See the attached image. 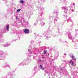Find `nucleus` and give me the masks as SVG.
I'll list each match as a JSON object with an SVG mask.
<instances>
[{"label":"nucleus","mask_w":78,"mask_h":78,"mask_svg":"<svg viewBox=\"0 0 78 78\" xmlns=\"http://www.w3.org/2000/svg\"><path fill=\"white\" fill-rule=\"evenodd\" d=\"M72 69H71V71L72 72Z\"/></svg>","instance_id":"13d9d810"},{"label":"nucleus","mask_w":78,"mask_h":78,"mask_svg":"<svg viewBox=\"0 0 78 78\" xmlns=\"http://www.w3.org/2000/svg\"><path fill=\"white\" fill-rule=\"evenodd\" d=\"M52 35H53V37H57V36H58V35L55 34H53Z\"/></svg>","instance_id":"bb28decb"},{"label":"nucleus","mask_w":78,"mask_h":78,"mask_svg":"<svg viewBox=\"0 0 78 78\" xmlns=\"http://www.w3.org/2000/svg\"><path fill=\"white\" fill-rule=\"evenodd\" d=\"M4 53L2 51H0V56L4 55Z\"/></svg>","instance_id":"393cba45"},{"label":"nucleus","mask_w":78,"mask_h":78,"mask_svg":"<svg viewBox=\"0 0 78 78\" xmlns=\"http://www.w3.org/2000/svg\"><path fill=\"white\" fill-rule=\"evenodd\" d=\"M59 72L61 73H64L65 75H67V73H69L67 69L63 67H60L59 69Z\"/></svg>","instance_id":"7ed1b4c3"},{"label":"nucleus","mask_w":78,"mask_h":78,"mask_svg":"<svg viewBox=\"0 0 78 78\" xmlns=\"http://www.w3.org/2000/svg\"><path fill=\"white\" fill-rule=\"evenodd\" d=\"M46 39H48V36L46 37Z\"/></svg>","instance_id":"c03bdc74"},{"label":"nucleus","mask_w":78,"mask_h":78,"mask_svg":"<svg viewBox=\"0 0 78 78\" xmlns=\"http://www.w3.org/2000/svg\"><path fill=\"white\" fill-rule=\"evenodd\" d=\"M49 61L50 62H51V63H52L53 62V60L51 58H49Z\"/></svg>","instance_id":"5701e85b"},{"label":"nucleus","mask_w":78,"mask_h":78,"mask_svg":"<svg viewBox=\"0 0 78 78\" xmlns=\"http://www.w3.org/2000/svg\"><path fill=\"white\" fill-rule=\"evenodd\" d=\"M40 24L41 26H44V25H45V23L43 22L42 21H40Z\"/></svg>","instance_id":"f3484780"},{"label":"nucleus","mask_w":78,"mask_h":78,"mask_svg":"<svg viewBox=\"0 0 78 78\" xmlns=\"http://www.w3.org/2000/svg\"><path fill=\"white\" fill-rule=\"evenodd\" d=\"M71 11L72 12H73L74 11V10L73 9H72Z\"/></svg>","instance_id":"49530a36"},{"label":"nucleus","mask_w":78,"mask_h":78,"mask_svg":"<svg viewBox=\"0 0 78 78\" xmlns=\"http://www.w3.org/2000/svg\"><path fill=\"white\" fill-rule=\"evenodd\" d=\"M54 13H58V10L57 9H55Z\"/></svg>","instance_id":"b1692460"},{"label":"nucleus","mask_w":78,"mask_h":78,"mask_svg":"<svg viewBox=\"0 0 78 78\" xmlns=\"http://www.w3.org/2000/svg\"><path fill=\"white\" fill-rule=\"evenodd\" d=\"M63 16H64V18L65 19H67V16H66V15H63Z\"/></svg>","instance_id":"72a5a7b5"},{"label":"nucleus","mask_w":78,"mask_h":78,"mask_svg":"<svg viewBox=\"0 0 78 78\" xmlns=\"http://www.w3.org/2000/svg\"><path fill=\"white\" fill-rule=\"evenodd\" d=\"M11 44H9V43H6L4 45V47H8V46H9Z\"/></svg>","instance_id":"a211bd4d"},{"label":"nucleus","mask_w":78,"mask_h":78,"mask_svg":"<svg viewBox=\"0 0 78 78\" xmlns=\"http://www.w3.org/2000/svg\"><path fill=\"white\" fill-rule=\"evenodd\" d=\"M66 54L64 53V55H65V56H66Z\"/></svg>","instance_id":"3c124183"},{"label":"nucleus","mask_w":78,"mask_h":78,"mask_svg":"<svg viewBox=\"0 0 78 78\" xmlns=\"http://www.w3.org/2000/svg\"><path fill=\"white\" fill-rule=\"evenodd\" d=\"M34 34H35V36L34 37H37V34H35V33H34Z\"/></svg>","instance_id":"58836bf2"},{"label":"nucleus","mask_w":78,"mask_h":78,"mask_svg":"<svg viewBox=\"0 0 78 78\" xmlns=\"http://www.w3.org/2000/svg\"><path fill=\"white\" fill-rule=\"evenodd\" d=\"M44 75H45V74Z\"/></svg>","instance_id":"e2e57ef3"},{"label":"nucleus","mask_w":78,"mask_h":78,"mask_svg":"<svg viewBox=\"0 0 78 78\" xmlns=\"http://www.w3.org/2000/svg\"><path fill=\"white\" fill-rule=\"evenodd\" d=\"M71 8H73V7H75V3H73L71 4Z\"/></svg>","instance_id":"a878e982"},{"label":"nucleus","mask_w":78,"mask_h":78,"mask_svg":"<svg viewBox=\"0 0 78 78\" xmlns=\"http://www.w3.org/2000/svg\"><path fill=\"white\" fill-rule=\"evenodd\" d=\"M36 48H34L33 51H31V50L30 49H28V51L29 52V53H28L27 54V55L29 56H31L32 55V52H33V53H34L35 52H36Z\"/></svg>","instance_id":"39448f33"},{"label":"nucleus","mask_w":78,"mask_h":78,"mask_svg":"<svg viewBox=\"0 0 78 78\" xmlns=\"http://www.w3.org/2000/svg\"><path fill=\"white\" fill-rule=\"evenodd\" d=\"M42 58H43V59H44L45 57H44V56L43 55L42 56Z\"/></svg>","instance_id":"37998d69"},{"label":"nucleus","mask_w":78,"mask_h":78,"mask_svg":"<svg viewBox=\"0 0 78 78\" xmlns=\"http://www.w3.org/2000/svg\"><path fill=\"white\" fill-rule=\"evenodd\" d=\"M66 75L67 78H69L70 77V75H69V73H67Z\"/></svg>","instance_id":"c756f323"},{"label":"nucleus","mask_w":78,"mask_h":78,"mask_svg":"<svg viewBox=\"0 0 78 78\" xmlns=\"http://www.w3.org/2000/svg\"><path fill=\"white\" fill-rule=\"evenodd\" d=\"M56 15H57V16L55 17V18L54 20V23H56L57 22V19L58 18V15H57V14H56Z\"/></svg>","instance_id":"f8f14e48"},{"label":"nucleus","mask_w":78,"mask_h":78,"mask_svg":"<svg viewBox=\"0 0 78 78\" xmlns=\"http://www.w3.org/2000/svg\"><path fill=\"white\" fill-rule=\"evenodd\" d=\"M23 31L25 34H28L30 33V30L28 29H24Z\"/></svg>","instance_id":"6e6552de"},{"label":"nucleus","mask_w":78,"mask_h":78,"mask_svg":"<svg viewBox=\"0 0 78 78\" xmlns=\"http://www.w3.org/2000/svg\"><path fill=\"white\" fill-rule=\"evenodd\" d=\"M60 34H61V33H60Z\"/></svg>","instance_id":"774afa93"},{"label":"nucleus","mask_w":78,"mask_h":78,"mask_svg":"<svg viewBox=\"0 0 78 78\" xmlns=\"http://www.w3.org/2000/svg\"><path fill=\"white\" fill-rule=\"evenodd\" d=\"M42 19V18H41V19Z\"/></svg>","instance_id":"69168bd1"},{"label":"nucleus","mask_w":78,"mask_h":78,"mask_svg":"<svg viewBox=\"0 0 78 78\" xmlns=\"http://www.w3.org/2000/svg\"><path fill=\"white\" fill-rule=\"evenodd\" d=\"M40 69H41V70H44V67H43V66H42V65H40Z\"/></svg>","instance_id":"6ab92c4d"},{"label":"nucleus","mask_w":78,"mask_h":78,"mask_svg":"<svg viewBox=\"0 0 78 78\" xmlns=\"http://www.w3.org/2000/svg\"><path fill=\"white\" fill-rule=\"evenodd\" d=\"M37 35H38V36H39V35L38 34Z\"/></svg>","instance_id":"0e129e2a"},{"label":"nucleus","mask_w":78,"mask_h":78,"mask_svg":"<svg viewBox=\"0 0 78 78\" xmlns=\"http://www.w3.org/2000/svg\"><path fill=\"white\" fill-rule=\"evenodd\" d=\"M70 56L71 58H72L73 57V55L72 54H71L70 55Z\"/></svg>","instance_id":"7c9ffc66"},{"label":"nucleus","mask_w":78,"mask_h":78,"mask_svg":"<svg viewBox=\"0 0 78 78\" xmlns=\"http://www.w3.org/2000/svg\"><path fill=\"white\" fill-rule=\"evenodd\" d=\"M72 42H73V40H72Z\"/></svg>","instance_id":"6e6d98bb"},{"label":"nucleus","mask_w":78,"mask_h":78,"mask_svg":"<svg viewBox=\"0 0 78 78\" xmlns=\"http://www.w3.org/2000/svg\"><path fill=\"white\" fill-rule=\"evenodd\" d=\"M30 59H27L26 60H24L22 62H21V63H20L19 64V66L23 65V66H26V65H28L29 63H30Z\"/></svg>","instance_id":"f03ea898"},{"label":"nucleus","mask_w":78,"mask_h":78,"mask_svg":"<svg viewBox=\"0 0 78 78\" xmlns=\"http://www.w3.org/2000/svg\"><path fill=\"white\" fill-rule=\"evenodd\" d=\"M58 30H59V29H58Z\"/></svg>","instance_id":"052dcab7"},{"label":"nucleus","mask_w":78,"mask_h":78,"mask_svg":"<svg viewBox=\"0 0 78 78\" xmlns=\"http://www.w3.org/2000/svg\"><path fill=\"white\" fill-rule=\"evenodd\" d=\"M49 32H51V31H49Z\"/></svg>","instance_id":"680f3d73"},{"label":"nucleus","mask_w":78,"mask_h":78,"mask_svg":"<svg viewBox=\"0 0 78 78\" xmlns=\"http://www.w3.org/2000/svg\"><path fill=\"white\" fill-rule=\"evenodd\" d=\"M62 9H64V12L66 13V14H67V11L68 10V8L67 7L65 6V7H63L62 8Z\"/></svg>","instance_id":"423d86ee"},{"label":"nucleus","mask_w":78,"mask_h":78,"mask_svg":"<svg viewBox=\"0 0 78 78\" xmlns=\"http://www.w3.org/2000/svg\"><path fill=\"white\" fill-rule=\"evenodd\" d=\"M68 38L69 39H72V35L71 34H70V32H69L68 33Z\"/></svg>","instance_id":"4468645a"},{"label":"nucleus","mask_w":78,"mask_h":78,"mask_svg":"<svg viewBox=\"0 0 78 78\" xmlns=\"http://www.w3.org/2000/svg\"><path fill=\"white\" fill-rule=\"evenodd\" d=\"M47 50H46L45 51H44V54H46V53H47Z\"/></svg>","instance_id":"c9c22d12"},{"label":"nucleus","mask_w":78,"mask_h":78,"mask_svg":"<svg viewBox=\"0 0 78 78\" xmlns=\"http://www.w3.org/2000/svg\"><path fill=\"white\" fill-rule=\"evenodd\" d=\"M20 3H23V2H24V1L23 0H21L20 1Z\"/></svg>","instance_id":"c85d7f7f"},{"label":"nucleus","mask_w":78,"mask_h":78,"mask_svg":"<svg viewBox=\"0 0 78 78\" xmlns=\"http://www.w3.org/2000/svg\"><path fill=\"white\" fill-rule=\"evenodd\" d=\"M30 42L32 44H33V42H34V41H31Z\"/></svg>","instance_id":"a18cd8bd"},{"label":"nucleus","mask_w":78,"mask_h":78,"mask_svg":"<svg viewBox=\"0 0 78 78\" xmlns=\"http://www.w3.org/2000/svg\"><path fill=\"white\" fill-rule=\"evenodd\" d=\"M9 73L11 75H12V72H9Z\"/></svg>","instance_id":"79ce46f5"},{"label":"nucleus","mask_w":78,"mask_h":78,"mask_svg":"<svg viewBox=\"0 0 78 78\" xmlns=\"http://www.w3.org/2000/svg\"><path fill=\"white\" fill-rule=\"evenodd\" d=\"M49 31V30H48V31H46L43 34V36H44V37H45L47 35H48V34L49 33H50V32H48Z\"/></svg>","instance_id":"1a4fd4ad"},{"label":"nucleus","mask_w":78,"mask_h":78,"mask_svg":"<svg viewBox=\"0 0 78 78\" xmlns=\"http://www.w3.org/2000/svg\"><path fill=\"white\" fill-rule=\"evenodd\" d=\"M16 40L15 39L12 41V42H16Z\"/></svg>","instance_id":"4c0bfd02"},{"label":"nucleus","mask_w":78,"mask_h":78,"mask_svg":"<svg viewBox=\"0 0 78 78\" xmlns=\"http://www.w3.org/2000/svg\"><path fill=\"white\" fill-rule=\"evenodd\" d=\"M44 2H45V0H40V2H38V3H40L41 5H42V4H44Z\"/></svg>","instance_id":"ddd939ff"},{"label":"nucleus","mask_w":78,"mask_h":78,"mask_svg":"<svg viewBox=\"0 0 78 78\" xmlns=\"http://www.w3.org/2000/svg\"><path fill=\"white\" fill-rule=\"evenodd\" d=\"M67 22L68 23H69V22H72V23H73V22L71 20L70 17H69V18L67 20Z\"/></svg>","instance_id":"2eb2a0df"},{"label":"nucleus","mask_w":78,"mask_h":78,"mask_svg":"<svg viewBox=\"0 0 78 78\" xmlns=\"http://www.w3.org/2000/svg\"><path fill=\"white\" fill-rule=\"evenodd\" d=\"M39 11V15H40L41 16H42L43 12H44V8L42 7H38Z\"/></svg>","instance_id":"20e7f679"},{"label":"nucleus","mask_w":78,"mask_h":78,"mask_svg":"<svg viewBox=\"0 0 78 78\" xmlns=\"http://www.w3.org/2000/svg\"><path fill=\"white\" fill-rule=\"evenodd\" d=\"M45 73H50L48 72L47 71H45Z\"/></svg>","instance_id":"a19ab883"},{"label":"nucleus","mask_w":78,"mask_h":78,"mask_svg":"<svg viewBox=\"0 0 78 78\" xmlns=\"http://www.w3.org/2000/svg\"><path fill=\"white\" fill-rule=\"evenodd\" d=\"M9 25H8L6 26V30H7V31H9Z\"/></svg>","instance_id":"aec40b11"},{"label":"nucleus","mask_w":78,"mask_h":78,"mask_svg":"<svg viewBox=\"0 0 78 78\" xmlns=\"http://www.w3.org/2000/svg\"><path fill=\"white\" fill-rule=\"evenodd\" d=\"M8 64V63H5V65L3 66V67H5H5H9V68H10L11 66L7 64Z\"/></svg>","instance_id":"9d476101"},{"label":"nucleus","mask_w":78,"mask_h":78,"mask_svg":"<svg viewBox=\"0 0 78 78\" xmlns=\"http://www.w3.org/2000/svg\"><path fill=\"white\" fill-rule=\"evenodd\" d=\"M38 61H39V62H41V59H39L38 60Z\"/></svg>","instance_id":"603ef678"},{"label":"nucleus","mask_w":78,"mask_h":78,"mask_svg":"<svg viewBox=\"0 0 78 78\" xmlns=\"http://www.w3.org/2000/svg\"><path fill=\"white\" fill-rule=\"evenodd\" d=\"M72 58L73 60H74V61L76 60V58H75V56H73Z\"/></svg>","instance_id":"cd10ccee"},{"label":"nucleus","mask_w":78,"mask_h":78,"mask_svg":"<svg viewBox=\"0 0 78 78\" xmlns=\"http://www.w3.org/2000/svg\"><path fill=\"white\" fill-rule=\"evenodd\" d=\"M13 73L14 72V71H13Z\"/></svg>","instance_id":"bf43d9fd"},{"label":"nucleus","mask_w":78,"mask_h":78,"mask_svg":"<svg viewBox=\"0 0 78 78\" xmlns=\"http://www.w3.org/2000/svg\"><path fill=\"white\" fill-rule=\"evenodd\" d=\"M16 19H18V16H16Z\"/></svg>","instance_id":"8fccbe9b"},{"label":"nucleus","mask_w":78,"mask_h":78,"mask_svg":"<svg viewBox=\"0 0 78 78\" xmlns=\"http://www.w3.org/2000/svg\"><path fill=\"white\" fill-rule=\"evenodd\" d=\"M76 41L78 42V40H76Z\"/></svg>","instance_id":"4d7b16f0"},{"label":"nucleus","mask_w":78,"mask_h":78,"mask_svg":"<svg viewBox=\"0 0 78 78\" xmlns=\"http://www.w3.org/2000/svg\"><path fill=\"white\" fill-rule=\"evenodd\" d=\"M18 22H22L21 26L22 27H25L26 25H28L29 23L27 22H26L24 18H23L22 19H20L19 20Z\"/></svg>","instance_id":"f257e3e1"},{"label":"nucleus","mask_w":78,"mask_h":78,"mask_svg":"<svg viewBox=\"0 0 78 78\" xmlns=\"http://www.w3.org/2000/svg\"><path fill=\"white\" fill-rule=\"evenodd\" d=\"M3 78H7V77H4Z\"/></svg>","instance_id":"864d4df0"},{"label":"nucleus","mask_w":78,"mask_h":78,"mask_svg":"<svg viewBox=\"0 0 78 78\" xmlns=\"http://www.w3.org/2000/svg\"><path fill=\"white\" fill-rule=\"evenodd\" d=\"M69 63L71 64L72 66H75V64L74 63V62L72 60H71L69 61Z\"/></svg>","instance_id":"9b49d317"},{"label":"nucleus","mask_w":78,"mask_h":78,"mask_svg":"<svg viewBox=\"0 0 78 78\" xmlns=\"http://www.w3.org/2000/svg\"><path fill=\"white\" fill-rule=\"evenodd\" d=\"M51 19V16H49L48 18V19H49V20H50Z\"/></svg>","instance_id":"e433bc0d"},{"label":"nucleus","mask_w":78,"mask_h":78,"mask_svg":"<svg viewBox=\"0 0 78 78\" xmlns=\"http://www.w3.org/2000/svg\"><path fill=\"white\" fill-rule=\"evenodd\" d=\"M20 10H21V9H18L16 11L17 12H20Z\"/></svg>","instance_id":"f704fd0d"},{"label":"nucleus","mask_w":78,"mask_h":78,"mask_svg":"<svg viewBox=\"0 0 78 78\" xmlns=\"http://www.w3.org/2000/svg\"><path fill=\"white\" fill-rule=\"evenodd\" d=\"M58 57V53H57V54H56L55 55L54 58H55V59H57Z\"/></svg>","instance_id":"412c9836"},{"label":"nucleus","mask_w":78,"mask_h":78,"mask_svg":"<svg viewBox=\"0 0 78 78\" xmlns=\"http://www.w3.org/2000/svg\"><path fill=\"white\" fill-rule=\"evenodd\" d=\"M37 69V66H36L35 67H34V70L35 71L36 70V69Z\"/></svg>","instance_id":"473e14b6"},{"label":"nucleus","mask_w":78,"mask_h":78,"mask_svg":"<svg viewBox=\"0 0 78 78\" xmlns=\"http://www.w3.org/2000/svg\"><path fill=\"white\" fill-rule=\"evenodd\" d=\"M64 62H66V61H64Z\"/></svg>","instance_id":"5fc2aeb1"},{"label":"nucleus","mask_w":78,"mask_h":78,"mask_svg":"<svg viewBox=\"0 0 78 78\" xmlns=\"http://www.w3.org/2000/svg\"><path fill=\"white\" fill-rule=\"evenodd\" d=\"M65 44H68V42H67V41H65Z\"/></svg>","instance_id":"ea45409f"},{"label":"nucleus","mask_w":78,"mask_h":78,"mask_svg":"<svg viewBox=\"0 0 78 78\" xmlns=\"http://www.w3.org/2000/svg\"><path fill=\"white\" fill-rule=\"evenodd\" d=\"M38 22V19H37L36 20L35 23H34V25H35V26L37 24Z\"/></svg>","instance_id":"4be33fe9"},{"label":"nucleus","mask_w":78,"mask_h":78,"mask_svg":"<svg viewBox=\"0 0 78 78\" xmlns=\"http://www.w3.org/2000/svg\"><path fill=\"white\" fill-rule=\"evenodd\" d=\"M47 55H48V56H49V54H48V53L47 54Z\"/></svg>","instance_id":"09e8293b"},{"label":"nucleus","mask_w":78,"mask_h":78,"mask_svg":"<svg viewBox=\"0 0 78 78\" xmlns=\"http://www.w3.org/2000/svg\"><path fill=\"white\" fill-rule=\"evenodd\" d=\"M74 72H75V73H77V71H75Z\"/></svg>","instance_id":"de8ad7c7"},{"label":"nucleus","mask_w":78,"mask_h":78,"mask_svg":"<svg viewBox=\"0 0 78 78\" xmlns=\"http://www.w3.org/2000/svg\"><path fill=\"white\" fill-rule=\"evenodd\" d=\"M14 35H16L17 36V40H20V36H19V34H17L14 33Z\"/></svg>","instance_id":"dca6fc26"},{"label":"nucleus","mask_w":78,"mask_h":78,"mask_svg":"<svg viewBox=\"0 0 78 78\" xmlns=\"http://www.w3.org/2000/svg\"><path fill=\"white\" fill-rule=\"evenodd\" d=\"M65 21H66V20H65Z\"/></svg>","instance_id":"338daca9"},{"label":"nucleus","mask_w":78,"mask_h":78,"mask_svg":"<svg viewBox=\"0 0 78 78\" xmlns=\"http://www.w3.org/2000/svg\"><path fill=\"white\" fill-rule=\"evenodd\" d=\"M2 36H3L2 33H0V42L4 41V39L2 37Z\"/></svg>","instance_id":"0eeeda50"},{"label":"nucleus","mask_w":78,"mask_h":78,"mask_svg":"<svg viewBox=\"0 0 78 78\" xmlns=\"http://www.w3.org/2000/svg\"><path fill=\"white\" fill-rule=\"evenodd\" d=\"M5 57L2 56V57H1L0 58V59H5Z\"/></svg>","instance_id":"2f4dec72"}]
</instances>
